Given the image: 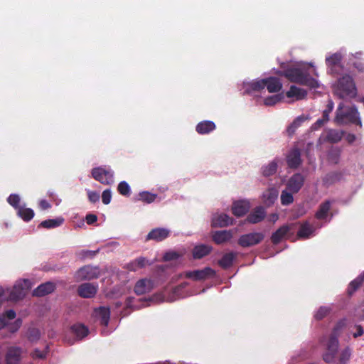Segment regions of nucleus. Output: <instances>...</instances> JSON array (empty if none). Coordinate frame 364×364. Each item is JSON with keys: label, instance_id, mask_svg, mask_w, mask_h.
Wrapping results in <instances>:
<instances>
[{"label": "nucleus", "instance_id": "1", "mask_svg": "<svg viewBox=\"0 0 364 364\" xmlns=\"http://www.w3.org/2000/svg\"><path fill=\"white\" fill-rule=\"evenodd\" d=\"M276 74L286 77L289 81L309 88H319V82L310 76L308 68L306 66L291 67L284 70H278Z\"/></svg>", "mask_w": 364, "mask_h": 364}, {"label": "nucleus", "instance_id": "2", "mask_svg": "<svg viewBox=\"0 0 364 364\" xmlns=\"http://www.w3.org/2000/svg\"><path fill=\"white\" fill-rule=\"evenodd\" d=\"M265 87L267 89V91H281L282 82L277 77H269L244 82L245 91H250H250H262Z\"/></svg>", "mask_w": 364, "mask_h": 364}, {"label": "nucleus", "instance_id": "3", "mask_svg": "<svg viewBox=\"0 0 364 364\" xmlns=\"http://www.w3.org/2000/svg\"><path fill=\"white\" fill-rule=\"evenodd\" d=\"M306 95V92H272L269 96L262 97L263 100L259 102L267 106H272L280 102L292 103L305 99Z\"/></svg>", "mask_w": 364, "mask_h": 364}, {"label": "nucleus", "instance_id": "4", "mask_svg": "<svg viewBox=\"0 0 364 364\" xmlns=\"http://www.w3.org/2000/svg\"><path fill=\"white\" fill-rule=\"evenodd\" d=\"M31 288V283L28 279L18 281L13 287L9 295V299L17 301L22 299Z\"/></svg>", "mask_w": 364, "mask_h": 364}, {"label": "nucleus", "instance_id": "5", "mask_svg": "<svg viewBox=\"0 0 364 364\" xmlns=\"http://www.w3.org/2000/svg\"><path fill=\"white\" fill-rule=\"evenodd\" d=\"M100 275L97 267L85 266L78 269L75 274L77 281L90 280L97 278Z\"/></svg>", "mask_w": 364, "mask_h": 364}, {"label": "nucleus", "instance_id": "6", "mask_svg": "<svg viewBox=\"0 0 364 364\" xmlns=\"http://www.w3.org/2000/svg\"><path fill=\"white\" fill-rule=\"evenodd\" d=\"M92 177L103 184H110L113 183V173L102 167L95 168L92 171Z\"/></svg>", "mask_w": 364, "mask_h": 364}, {"label": "nucleus", "instance_id": "7", "mask_svg": "<svg viewBox=\"0 0 364 364\" xmlns=\"http://www.w3.org/2000/svg\"><path fill=\"white\" fill-rule=\"evenodd\" d=\"M264 238V235L260 232H252L242 235L238 243L242 247H249L260 242Z\"/></svg>", "mask_w": 364, "mask_h": 364}, {"label": "nucleus", "instance_id": "8", "mask_svg": "<svg viewBox=\"0 0 364 364\" xmlns=\"http://www.w3.org/2000/svg\"><path fill=\"white\" fill-rule=\"evenodd\" d=\"M338 91H357L353 78L349 75L340 77L337 82Z\"/></svg>", "mask_w": 364, "mask_h": 364}, {"label": "nucleus", "instance_id": "9", "mask_svg": "<svg viewBox=\"0 0 364 364\" xmlns=\"http://www.w3.org/2000/svg\"><path fill=\"white\" fill-rule=\"evenodd\" d=\"M338 347V341L335 338H331L327 344V351L323 354V360L326 363L334 360Z\"/></svg>", "mask_w": 364, "mask_h": 364}, {"label": "nucleus", "instance_id": "10", "mask_svg": "<svg viewBox=\"0 0 364 364\" xmlns=\"http://www.w3.org/2000/svg\"><path fill=\"white\" fill-rule=\"evenodd\" d=\"M213 270L210 267H205L203 269L189 271L185 273V277L193 280H203L208 276L213 274Z\"/></svg>", "mask_w": 364, "mask_h": 364}, {"label": "nucleus", "instance_id": "11", "mask_svg": "<svg viewBox=\"0 0 364 364\" xmlns=\"http://www.w3.org/2000/svg\"><path fill=\"white\" fill-rule=\"evenodd\" d=\"M304 184V177L301 174H294L287 182V190L292 193H297Z\"/></svg>", "mask_w": 364, "mask_h": 364}, {"label": "nucleus", "instance_id": "12", "mask_svg": "<svg viewBox=\"0 0 364 364\" xmlns=\"http://www.w3.org/2000/svg\"><path fill=\"white\" fill-rule=\"evenodd\" d=\"M336 118L339 121L340 120L343 121L344 118H346L348 120H349L350 122L355 123V124H357L361 126V121L360 119L359 113H358L357 109L355 108L354 107H350L344 115H342L341 114H340V112H338L337 114Z\"/></svg>", "mask_w": 364, "mask_h": 364}, {"label": "nucleus", "instance_id": "13", "mask_svg": "<svg viewBox=\"0 0 364 364\" xmlns=\"http://www.w3.org/2000/svg\"><path fill=\"white\" fill-rule=\"evenodd\" d=\"M21 353L19 348H9L6 355V364H19L21 360Z\"/></svg>", "mask_w": 364, "mask_h": 364}, {"label": "nucleus", "instance_id": "14", "mask_svg": "<svg viewBox=\"0 0 364 364\" xmlns=\"http://www.w3.org/2000/svg\"><path fill=\"white\" fill-rule=\"evenodd\" d=\"M97 291V287L90 283L81 284L78 288V294L84 298L93 297Z\"/></svg>", "mask_w": 364, "mask_h": 364}, {"label": "nucleus", "instance_id": "15", "mask_svg": "<svg viewBox=\"0 0 364 364\" xmlns=\"http://www.w3.org/2000/svg\"><path fill=\"white\" fill-rule=\"evenodd\" d=\"M152 289V282L150 279H142L136 283L134 291L136 294L141 295L149 292Z\"/></svg>", "mask_w": 364, "mask_h": 364}, {"label": "nucleus", "instance_id": "16", "mask_svg": "<svg viewBox=\"0 0 364 364\" xmlns=\"http://www.w3.org/2000/svg\"><path fill=\"white\" fill-rule=\"evenodd\" d=\"M232 223V219L226 214H215L212 218V225L213 227H225Z\"/></svg>", "mask_w": 364, "mask_h": 364}, {"label": "nucleus", "instance_id": "17", "mask_svg": "<svg viewBox=\"0 0 364 364\" xmlns=\"http://www.w3.org/2000/svg\"><path fill=\"white\" fill-rule=\"evenodd\" d=\"M293 228V225H286L279 228L272 235V241L274 244L279 243L282 239L285 238L289 232Z\"/></svg>", "mask_w": 364, "mask_h": 364}, {"label": "nucleus", "instance_id": "18", "mask_svg": "<svg viewBox=\"0 0 364 364\" xmlns=\"http://www.w3.org/2000/svg\"><path fill=\"white\" fill-rule=\"evenodd\" d=\"M232 237V232L228 230L216 231L213 234V241L218 245L229 241Z\"/></svg>", "mask_w": 364, "mask_h": 364}, {"label": "nucleus", "instance_id": "19", "mask_svg": "<svg viewBox=\"0 0 364 364\" xmlns=\"http://www.w3.org/2000/svg\"><path fill=\"white\" fill-rule=\"evenodd\" d=\"M249 203L245 200L234 203L232 205V213L235 215L240 217L244 215L249 210Z\"/></svg>", "mask_w": 364, "mask_h": 364}, {"label": "nucleus", "instance_id": "20", "mask_svg": "<svg viewBox=\"0 0 364 364\" xmlns=\"http://www.w3.org/2000/svg\"><path fill=\"white\" fill-rule=\"evenodd\" d=\"M169 235V231L163 228H157L151 231L148 235V240H154L156 241H161L166 238Z\"/></svg>", "mask_w": 364, "mask_h": 364}, {"label": "nucleus", "instance_id": "21", "mask_svg": "<svg viewBox=\"0 0 364 364\" xmlns=\"http://www.w3.org/2000/svg\"><path fill=\"white\" fill-rule=\"evenodd\" d=\"M55 289V285L52 282H46L38 286L34 291L33 295L37 296H43L51 293Z\"/></svg>", "mask_w": 364, "mask_h": 364}, {"label": "nucleus", "instance_id": "22", "mask_svg": "<svg viewBox=\"0 0 364 364\" xmlns=\"http://www.w3.org/2000/svg\"><path fill=\"white\" fill-rule=\"evenodd\" d=\"M278 197V191L274 188H269L262 195L264 203L270 205L274 203Z\"/></svg>", "mask_w": 364, "mask_h": 364}, {"label": "nucleus", "instance_id": "23", "mask_svg": "<svg viewBox=\"0 0 364 364\" xmlns=\"http://www.w3.org/2000/svg\"><path fill=\"white\" fill-rule=\"evenodd\" d=\"M288 165L291 168H296L301 164L300 152L298 149H293L287 156Z\"/></svg>", "mask_w": 364, "mask_h": 364}, {"label": "nucleus", "instance_id": "24", "mask_svg": "<svg viewBox=\"0 0 364 364\" xmlns=\"http://www.w3.org/2000/svg\"><path fill=\"white\" fill-rule=\"evenodd\" d=\"M215 129V124L211 121H203L198 124L196 131L201 134H208Z\"/></svg>", "mask_w": 364, "mask_h": 364}, {"label": "nucleus", "instance_id": "25", "mask_svg": "<svg viewBox=\"0 0 364 364\" xmlns=\"http://www.w3.org/2000/svg\"><path fill=\"white\" fill-rule=\"evenodd\" d=\"M264 210L261 208H257L247 218V220L251 223H257L264 218Z\"/></svg>", "mask_w": 364, "mask_h": 364}, {"label": "nucleus", "instance_id": "26", "mask_svg": "<svg viewBox=\"0 0 364 364\" xmlns=\"http://www.w3.org/2000/svg\"><path fill=\"white\" fill-rule=\"evenodd\" d=\"M96 316L100 319L101 323L107 326L108 324L110 311L107 307H100L95 311Z\"/></svg>", "mask_w": 364, "mask_h": 364}, {"label": "nucleus", "instance_id": "27", "mask_svg": "<svg viewBox=\"0 0 364 364\" xmlns=\"http://www.w3.org/2000/svg\"><path fill=\"white\" fill-rule=\"evenodd\" d=\"M210 251L211 247L210 246L201 245L194 247L193 250V255L194 258L200 259L208 255Z\"/></svg>", "mask_w": 364, "mask_h": 364}, {"label": "nucleus", "instance_id": "28", "mask_svg": "<svg viewBox=\"0 0 364 364\" xmlns=\"http://www.w3.org/2000/svg\"><path fill=\"white\" fill-rule=\"evenodd\" d=\"M148 264L147 260L144 257H139L136 260L129 263L127 265V268L129 271H137L141 268H144Z\"/></svg>", "mask_w": 364, "mask_h": 364}, {"label": "nucleus", "instance_id": "29", "mask_svg": "<svg viewBox=\"0 0 364 364\" xmlns=\"http://www.w3.org/2000/svg\"><path fill=\"white\" fill-rule=\"evenodd\" d=\"M331 208V203L329 201H326L321 203L319 206L318 210L316 213V218L319 220H323L326 218L328 212Z\"/></svg>", "mask_w": 364, "mask_h": 364}, {"label": "nucleus", "instance_id": "30", "mask_svg": "<svg viewBox=\"0 0 364 364\" xmlns=\"http://www.w3.org/2000/svg\"><path fill=\"white\" fill-rule=\"evenodd\" d=\"M341 57L339 54L335 53L326 58L327 64L331 66V71L336 72L337 68H340Z\"/></svg>", "mask_w": 364, "mask_h": 364}, {"label": "nucleus", "instance_id": "31", "mask_svg": "<svg viewBox=\"0 0 364 364\" xmlns=\"http://www.w3.org/2000/svg\"><path fill=\"white\" fill-rule=\"evenodd\" d=\"M71 331L78 339H82L88 333V329L82 324L73 325L71 328Z\"/></svg>", "mask_w": 364, "mask_h": 364}, {"label": "nucleus", "instance_id": "32", "mask_svg": "<svg viewBox=\"0 0 364 364\" xmlns=\"http://www.w3.org/2000/svg\"><path fill=\"white\" fill-rule=\"evenodd\" d=\"M313 232L314 229L312 226L306 222L301 225V228L299 230L297 235L301 238H308Z\"/></svg>", "mask_w": 364, "mask_h": 364}, {"label": "nucleus", "instance_id": "33", "mask_svg": "<svg viewBox=\"0 0 364 364\" xmlns=\"http://www.w3.org/2000/svg\"><path fill=\"white\" fill-rule=\"evenodd\" d=\"M64 220L62 218H58L55 219H50L43 221L40 226L45 228H53L58 226H60L63 223Z\"/></svg>", "mask_w": 364, "mask_h": 364}, {"label": "nucleus", "instance_id": "34", "mask_svg": "<svg viewBox=\"0 0 364 364\" xmlns=\"http://www.w3.org/2000/svg\"><path fill=\"white\" fill-rule=\"evenodd\" d=\"M18 215L25 221L31 220L34 216V212L31 208L25 207L18 208Z\"/></svg>", "mask_w": 364, "mask_h": 364}, {"label": "nucleus", "instance_id": "35", "mask_svg": "<svg viewBox=\"0 0 364 364\" xmlns=\"http://www.w3.org/2000/svg\"><path fill=\"white\" fill-rule=\"evenodd\" d=\"M364 282V273L350 282L348 287V294H352Z\"/></svg>", "mask_w": 364, "mask_h": 364}, {"label": "nucleus", "instance_id": "36", "mask_svg": "<svg viewBox=\"0 0 364 364\" xmlns=\"http://www.w3.org/2000/svg\"><path fill=\"white\" fill-rule=\"evenodd\" d=\"M235 255L233 253L225 254L220 260L219 264L223 268L229 267L233 262Z\"/></svg>", "mask_w": 364, "mask_h": 364}, {"label": "nucleus", "instance_id": "37", "mask_svg": "<svg viewBox=\"0 0 364 364\" xmlns=\"http://www.w3.org/2000/svg\"><path fill=\"white\" fill-rule=\"evenodd\" d=\"M327 139L332 142H338L343 137V132L337 130H329L326 136Z\"/></svg>", "mask_w": 364, "mask_h": 364}, {"label": "nucleus", "instance_id": "38", "mask_svg": "<svg viewBox=\"0 0 364 364\" xmlns=\"http://www.w3.org/2000/svg\"><path fill=\"white\" fill-rule=\"evenodd\" d=\"M294 200L292 193H289L287 191H283L281 194V202L284 205L291 203Z\"/></svg>", "mask_w": 364, "mask_h": 364}, {"label": "nucleus", "instance_id": "39", "mask_svg": "<svg viewBox=\"0 0 364 364\" xmlns=\"http://www.w3.org/2000/svg\"><path fill=\"white\" fill-rule=\"evenodd\" d=\"M277 168V164L274 161H272L263 168V175L265 176H271L276 172Z\"/></svg>", "mask_w": 364, "mask_h": 364}, {"label": "nucleus", "instance_id": "40", "mask_svg": "<svg viewBox=\"0 0 364 364\" xmlns=\"http://www.w3.org/2000/svg\"><path fill=\"white\" fill-rule=\"evenodd\" d=\"M351 355V350L349 348L343 350L340 354L339 362L340 364H346L349 360Z\"/></svg>", "mask_w": 364, "mask_h": 364}, {"label": "nucleus", "instance_id": "41", "mask_svg": "<svg viewBox=\"0 0 364 364\" xmlns=\"http://www.w3.org/2000/svg\"><path fill=\"white\" fill-rule=\"evenodd\" d=\"M8 203L14 207L15 208L18 210V208H21L19 206V203L21 201L20 196L17 194H11L9 196V197L7 199Z\"/></svg>", "mask_w": 364, "mask_h": 364}, {"label": "nucleus", "instance_id": "42", "mask_svg": "<svg viewBox=\"0 0 364 364\" xmlns=\"http://www.w3.org/2000/svg\"><path fill=\"white\" fill-rule=\"evenodd\" d=\"M183 255V252L178 253V252H174V251L168 252H166L164 255V259L165 261H170V260L177 259L178 258L181 257Z\"/></svg>", "mask_w": 364, "mask_h": 364}, {"label": "nucleus", "instance_id": "43", "mask_svg": "<svg viewBox=\"0 0 364 364\" xmlns=\"http://www.w3.org/2000/svg\"><path fill=\"white\" fill-rule=\"evenodd\" d=\"M117 189L120 194L124 196H128L130 193L129 186L124 181L119 183Z\"/></svg>", "mask_w": 364, "mask_h": 364}, {"label": "nucleus", "instance_id": "44", "mask_svg": "<svg viewBox=\"0 0 364 364\" xmlns=\"http://www.w3.org/2000/svg\"><path fill=\"white\" fill-rule=\"evenodd\" d=\"M140 200L146 202V203H151L153 202L155 198H156V196L154 194H151L149 192H143L141 193L140 195Z\"/></svg>", "mask_w": 364, "mask_h": 364}, {"label": "nucleus", "instance_id": "45", "mask_svg": "<svg viewBox=\"0 0 364 364\" xmlns=\"http://www.w3.org/2000/svg\"><path fill=\"white\" fill-rule=\"evenodd\" d=\"M304 121V118L299 117L294 121L291 125L289 127L288 132L289 134L294 133V130L300 126V124Z\"/></svg>", "mask_w": 364, "mask_h": 364}, {"label": "nucleus", "instance_id": "46", "mask_svg": "<svg viewBox=\"0 0 364 364\" xmlns=\"http://www.w3.org/2000/svg\"><path fill=\"white\" fill-rule=\"evenodd\" d=\"M330 311V309L327 307H321L315 314V318L318 320H321L324 318Z\"/></svg>", "mask_w": 364, "mask_h": 364}, {"label": "nucleus", "instance_id": "47", "mask_svg": "<svg viewBox=\"0 0 364 364\" xmlns=\"http://www.w3.org/2000/svg\"><path fill=\"white\" fill-rule=\"evenodd\" d=\"M112 193L109 190H105L102 193V200L104 204H109L111 201Z\"/></svg>", "mask_w": 364, "mask_h": 364}, {"label": "nucleus", "instance_id": "48", "mask_svg": "<svg viewBox=\"0 0 364 364\" xmlns=\"http://www.w3.org/2000/svg\"><path fill=\"white\" fill-rule=\"evenodd\" d=\"M88 198L90 202L95 203L99 200L100 196L97 193L94 191H87Z\"/></svg>", "mask_w": 364, "mask_h": 364}, {"label": "nucleus", "instance_id": "49", "mask_svg": "<svg viewBox=\"0 0 364 364\" xmlns=\"http://www.w3.org/2000/svg\"><path fill=\"white\" fill-rule=\"evenodd\" d=\"M331 112H329L328 109L327 110H325L323 111V119H318L316 124H318L319 126H321L323 125L325 122H326L328 120V114Z\"/></svg>", "mask_w": 364, "mask_h": 364}, {"label": "nucleus", "instance_id": "50", "mask_svg": "<svg viewBox=\"0 0 364 364\" xmlns=\"http://www.w3.org/2000/svg\"><path fill=\"white\" fill-rule=\"evenodd\" d=\"M6 318V323L9 320L14 319L16 316V313L13 310H9L6 312L5 314H4Z\"/></svg>", "mask_w": 364, "mask_h": 364}, {"label": "nucleus", "instance_id": "51", "mask_svg": "<svg viewBox=\"0 0 364 364\" xmlns=\"http://www.w3.org/2000/svg\"><path fill=\"white\" fill-rule=\"evenodd\" d=\"M353 67L360 73L364 72V63L363 62L358 61L353 63Z\"/></svg>", "mask_w": 364, "mask_h": 364}, {"label": "nucleus", "instance_id": "52", "mask_svg": "<svg viewBox=\"0 0 364 364\" xmlns=\"http://www.w3.org/2000/svg\"><path fill=\"white\" fill-rule=\"evenodd\" d=\"M97 221V216L93 214H90L86 216V222L87 224H92Z\"/></svg>", "mask_w": 364, "mask_h": 364}, {"label": "nucleus", "instance_id": "53", "mask_svg": "<svg viewBox=\"0 0 364 364\" xmlns=\"http://www.w3.org/2000/svg\"><path fill=\"white\" fill-rule=\"evenodd\" d=\"M356 332L353 333V337L357 338L358 336H360L363 334V329L361 326L358 325L355 326Z\"/></svg>", "mask_w": 364, "mask_h": 364}, {"label": "nucleus", "instance_id": "54", "mask_svg": "<svg viewBox=\"0 0 364 364\" xmlns=\"http://www.w3.org/2000/svg\"><path fill=\"white\" fill-rule=\"evenodd\" d=\"M39 205L42 210H46L50 208V204L46 200H41L39 203Z\"/></svg>", "mask_w": 364, "mask_h": 364}, {"label": "nucleus", "instance_id": "55", "mask_svg": "<svg viewBox=\"0 0 364 364\" xmlns=\"http://www.w3.org/2000/svg\"><path fill=\"white\" fill-rule=\"evenodd\" d=\"M46 356V353L44 351H39L38 350H36L33 353V358H43Z\"/></svg>", "mask_w": 364, "mask_h": 364}, {"label": "nucleus", "instance_id": "56", "mask_svg": "<svg viewBox=\"0 0 364 364\" xmlns=\"http://www.w3.org/2000/svg\"><path fill=\"white\" fill-rule=\"evenodd\" d=\"M7 324L4 315H0V328L4 327Z\"/></svg>", "mask_w": 364, "mask_h": 364}, {"label": "nucleus", "instance_id": "57", "mask_svg": "<svg viewBox=\"0 0 364 364\" xmlns=\"http://www.w3.org/2000/svg\"><path fill=\"white\" fill-rule=\"evenodd\" d=\"M21 325V321L20 320H16L14 323L15 327L14 328L11 327L10 330L11 331H16L20 327Z\"/></svg>", "mask_w": 364, "mask_h": 364}, {"label": "nucleus", "instance_id": "58", "mask_svg": "<svg viewBox=\"0 0 364 364\" xmlns=\"http://www.w3.org/2000/svg\"><path fill=\"white\" fill-rule=\"evenodd\" d=\"M346 140L349 143H352V142H353L355 140V136L354 134H348L346 136Z\"/></svg>", "mask_w": 364, "mask_h": 364}, {"label": "nucleus", "instance_id": "59", "mask_svg": "<svg viewBox=\"0 0 364 364\" xmlns=\"http://www.w3.org/2000/svg\"><path fill=\"white\" fill-rule=\"evenodd\" d=\"M289 91L293 92V91H305L303 89L297 87L296 85H291L290 87V89Z\"/></svg>", "mask_w": 364, "mask_h": 364}, {"label": "nucleus", "instance_id": "60", "mask_svg": "<svg viewBox=\"0 0 364 364\" xmlns=\"http://www.w3.org/2000/svg\"><path fill=\"white\" fill-rule=\"evenodd\" d=\"M333 102L330 101L328 105V110L329 112H331L333 110Z\"/></svg>", "mask_w": 364, "mask_h": 364}, {"label": "nucleus", "instance_id": "61", "mask_svg": "<svg viewBox=\"0 0 364 364\" xmlns=\"http://www.w3.org/2000/svg\"><path fill=\"white\" fill-rule=\"evenodd\" d=\"M343 109V105L340 104L338 107V111L341 112V110Z\"/></svg>", "mask_w": 364, "mask_h": 364}, {"label": "nucleus", "instance_id": "62", "mask_svg": "<svg viewBox=\"0 0 364 364\" xmlns=\"http://www.w3.org/2000/svg\"><path fill=\"white\" fill-rule=\"evenodd\" d=\"M274 220H277L278 219V216L276 215L273 217Z\"/></svg>", "mask_w": 364, "mask_h": 364}, {"label": "nucleus", "instance_id": "63", "mask_svg": "<svg viewBox=\"0 0 364 364\" xmlns=\"http://www.w3.org/2000/svg\"><path fill=\"white\" fill-rule=\"evenodd\" d=\"M2 294V289H0V295Z\"/></svg>", "mask_w": 364, "mask_h": 364}, {"label": "nucleus", "instance_id": "64", "mask_svg": "<svg viewBox=\"0 0 364 364\" xmlns=\"http://www.w3.org/2000/svg\"><path fill=\"white\" fill-rule=\"evenodd\" d=\"M2 294V289H0V295Z\"/></svg>", "mask_w": 364, "mask_h": 364}]
</instances>
